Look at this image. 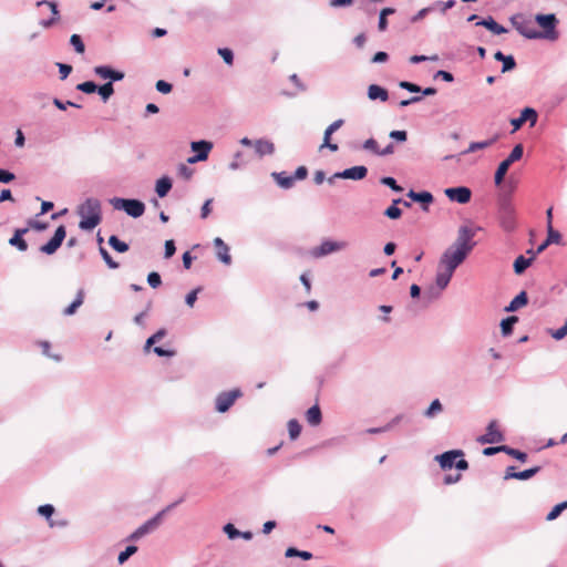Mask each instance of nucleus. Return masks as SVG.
Here are the masks:
<instances>
[{"label":"nucleus","mask_w":567,"mask_h":567,"mask_svg":"<svg viewBox=\"0 0 567 567\" xmlns=\"http://www.w3.org/2000/svg\"><path fill=\"white\" fill-rule=\"evenodd\" d=\"M474 236V229L468 226H461L454 243L442 254L439 261L440 268L455 271L475 247L476 243L473 240Z\"/></svg>","instance_id":"nucleus-1"},{"label":"nucleus","mask_w":567,"mask_h":567,"mask_svg":"<svg viewBox=\"0 0 567 567\" xmlns=\"http://www.w3.org/2000/svg\"><path fill=\"white\" fill-rule=\"evenodd\" d=\"M76 213L81 217L79 227L82 230H92L102 220L101 202L94 197L86 198L78 207Z\"/></svg>","instance_id":"nucleus-2"},{"label":"nucleus","mask_w":567,"mask_h":567,"mask_svg":"<svg viewBox=\"0 0 567 567\" xmlns=\"http://www.w3.org/2000/svg\"><path fill=\"white\" fill-rule=\"evenodd\" d=\"M498 220L501 227L506 233H512L516 228V212L512 203L511 194H502L498 197Z\"/></svg>","instance_id":"nucleus-3"},{"label":"nucleus","mask_w":567,"mask_h":567,"mask_svg":"<svg viewBox=\"0 0 567 567\" xmlns=\"http://www.w3.org/2000/svg\"><path fill=\"white\" fill-rule=\"evenodd\" d=\"M183 502V498L167 505L165 508L159 511L154 517L146 520L144 524H142L137 529H135L128 537L127 540L130 542H136L141 539L142 537L153 533L158 528V526L162 524V520L164 516L171 512L175 506L181 504Z\"/></svg>","instance_id":"nucleus-4"},{"label":"nucleus","mask_w":567,"mask_h":567,"mask_svg":"<svg viewBox=\"0 0 567 567\" xmlns=\"http://www.w3.org/2000/svg\"><path fill=\"white\" fill-rule=\"evenodd\" d=\"M463 451L451 450L436 455L435 460L439 462L441 468L443 470H451L455 466L460 471H465L468 468V462L463 458Z\"/></svg>","instance_id":"nucleus-5"},{"label":"nucleus","mask_w":567,"mask_h":567,"mask_svg":"<svg viewBox=\"0 0 567 567\" xmlns=\"http://www.w3.org/2000/svg\"><path fill=\"white\" fill-rule=\"evenodd\" d=\"M110 204L116 210H123L133 218L141 217L145 212V204L140 199L113 197Z\"/></svg>","instance_id":"nucleus-6"},{"label":"nucleus","mask_w":567,"mask_h":567,"mask_svg":"<svg viewBox=\"0 0 567 567\" xmlns=\"http://www.w3.org/2000/svg\"><path fill=\"white\" fill-rule=\"evenodd\" d=\"M523 153H524L523 145L517 144L514 146L511 154L503 162L499 163V165L495 172V175H494L495 185L499 186L503 183L509 166L514 162L519 161L523 156Z\"/></svg>","instance_id":"nucleus-7"},{"label":"nucleus","mask_w":567,"mask_h":567,"mask_svg":"<svg viewBox=\"0 0 567 567\" xmlns=\"http://www.w3.org/2000/svg\"><path fill=\"white\" fill-rule=\"evenodd\" d=\"M536 22L544 29V32L540 33V38L555 41L558 39V32L556 31V25L558 20L554 13L549 14H537L535 17Z\"/></svg>","instance_id":"nucleus-8"},{"label":"nucleus","mask_w":567,"mask_h":567,"mask_svg":"<svg viewBox=\"0 0 567 567\" xmlns=\"http://www.w3.org/2000/svg\"><path fill=\"white\" fill-rule=\"evenodd\" d=\"M243 395L239 389L220 392L215 399V409L219 413L227 412L235 401Z\"/></svg>","instance_id":"nucleus-9"},{"label":"nucleus","mask_w":567,"mask_h":567,"mask_svg":"<svg viewBox=\"0 0 567 567\" xmlns=\"http://www.w3.org/2000/svg\"><path fill=\"white\" fill-rule=\"evenodd\" d=\"M347 247H348L347 241H334V240L326 239L318 247H315L310 254L313 258H322L330 254L343 250Z\"/></svg>","instance_id":"nucleus-10"},{"label":"nucleus","mask_w":567,"mask_h":567,"mask_svg":"<svg viewBox=\"0 0 567 567\" xmlns=\"http://www.w3.org/2000/svg\"><path fill=\"white\" fill-rule=\"evenodd\" d=\"M213 143L206 140L195 141L190 143V150L196 154L187 158L188 164H196L206 161L213 148Z\"/></svg>","instance_id":"nucleus-11"},{"label":"nucleus","mask_w":567,"mask_h":567,"mask_svg":"<svg viewBox=\"0 0 567 567\" xmlns=\"http://www.w3.org/2000/svg\"><path fill=\"white\" fill-rule=\"evenodd\" d=\"M65 236L66 229L63 225H60L55 229L53 237L40 247V251L47 255H53L61 247Z\"/></svg>","instance_id":"nucleus-12"},{"label":"nucleus","mask_w":567,"mask_h":567,"mask_svg":"<svg viewBox=\"0 0 567 567\" xmlns=\"http://www.w3.org/2000/svg\"><path fill=\"white\" fill-rule=\"evenodd\" d=\"M504 440L503 433L497 429L496 421H491L486 427V433L477 437L480 444L501 443Z\"/></svg>","instance_id":"nucleus-13"},{"label":"nucleus","mask_w":567,"mask_h":567,"mask_svg":"<svg viewBox=\"0 0 567 567\" xmlns=\"http://www.w3.org/2000/svg\"><path fill=\"white\" fill-rule=\"evenodd\" d=\"M453 275H454V271L447 270L446 268L439 267L436 276H435V285L439 288V291L437 292H433V290L429 291V293L431 295L429 300H431L432 298H437L440 296V292L449 286ZM426 295H427V292H425V296Z\"/></svg>","instance_id":"nucleus-14"},{"label":"nucleus","mask_w":567,"mask_h":567,"mask_svg":"<svg viewBox=\"0 0 567 567\" xmlns=\"http://www.w3.org/2000/svg\"><path fill=\"white\" fill-rule=\"evenodd\" d=\"M444 193L450 200L458 204H467L472 196L471 189L466 186L450 187Z\"/></svg>","instance_id":"nucleus-15"},{"label":"nucleus","mask_w":567,"mask_h":567,"mask_svg":"<svg viewBox=\"0 0 567 567\" xmlns=\"http://www.w3.org/2000/svg\"><path fill=\"white\" fill-rule=\"evenodd\" d=\"M93 71L99 78L104 80L109 79V82L112 83L124 79V73L122 71L114 70L109 65H97Z\"/></svg>","instance_id":"nucleus-16"},{"label":"nucleus","mask_w":567,"mask_h":567,"mask_svg":"<svg viewBox=\"0 0 567 567\" xmlns=\"http://www.w3.org/2000/svg\"><path fill=\"white\" fill-rule=\"evenodd\" d=\"M537 117H538V114H537L536 110H534L532 107H525L520 112V116L517 118H513L511 121V124L514 126V130L516 131V130L520 128L525 122H529L530 126H534L537 122Z\"/></svg>","instance_id":"nucleus-17"},{"label":"nucleus","mask_w":567,"mask_h":567,"mask_svg":"<svg viewBox=\"0 0 567 567\" xmlns=\"http://www.w3.org/2000/svg\"><path fill=\"white\" fill-rule=\"evenodd\" d=\"M368 174V168L365 166H353L347 168L342 172H337L333 174V177H342V179H353L360 181L363 179Z\"/></svg>","instance_id":"nucleus-18"},{"label":"nucleus","mask_w":567,"mask_h":567,"mask_svg":"<svg viewBox=\"0 0 567 567\" xmlns=\"http://www.w3.org/2000/svg\"><path fill=\"white\" fill-rule=\"evenodd\" d=\"M561 241V235L558 230L554 229L553 225H549V227H547V238L544 243H542L536 251H533L532 249L530 250H527V254H532V255H535V254H540L543 252L549 245L551 244H557L559 245Z\"/></svg>","instance_id":"nucleus-19"},{"label":"nucleus","mask_w":567,"mask_h":567,"mask_svg":"<svg viewBox=\"0 0 567 567\" xmlns=\"http://www.w3.org/2000/svg\"><path fill=\"white\" fill-rule=\"evenodd\" d=\"M42 4H47L50 8L52 13H51L50 19L40 20L39 24L44 29H49L59 20L60 12L58 10V4L54 1L41 0V1L37 2L38 7H40Z\"/></svg>","instance_id":"nucleus-20"},{"label":"nucleus","mask_w":567,"mask_h":567,"mask_svg":"<svg viewBox=\"0 0 567 567\" xmlns=\"http://www.w3.org/2000/svg\"><path fill=\"white\" fill-rule=\"evenodd\" d=\"M344 121L342 118L336 120L332 122L324 131L323 134V143L321 147H328L330 151L336 152L338 151V145L330 142L331 135L338 131L342 125Z\"/></svg>","instance_id":"nucleus-21"},{"label":"nucleus","mask_w":567,"mask_h":567,"mask_svg":"<svg viewBox=\"0 0 567 567\" xmlns=\"http://www.w3.org/2000/svg\"><path fill=\"white\" fill-rule=\"evenodd\" d=\"M255 153L258 157L272 155L275 153V144L268 138H258L254 142Z\"/></svg>","instance_id":"nucleus-22"},{"label":"nucleus","mask_w":567,"mask_h":567,"mask_svg":"<svg viewBox=\"0 0 567 567\" xmlns=\"http://www.w3.org/2000/svg\"><path fill=\"white\" fill-rule=\"evenodd\" d=\"M214 246L216 247V256L225 265L231 264V256L229 254V247L220 237L214 239Z\"/></svg>","instance_id":"nucleus-23"},{"label":"nucleus","mask_w":567,"mask_h":567,"mask_svg":"<svg viewBox=\"0 0 567 567\" xmlns=\"http://www.w3.org/2000/svg\"><path fill=\"white\" fill-rule=\"evenodd\" d=\"M29 231V228H18L14 230L13 236L9 239V245L16 247L20 251L28 249L27 241L22 238Z\"/></svg>","instance_id":"nucleus-24"},{"label":"nucleus","mask_w":567,"mask_h":567,"mask_svg":"<svg viewBox=\"0 0 567 567\" xmlns=\"http://www.w3.org/2000/svg\"><path fill=\"white\" fill-rule=\"evenodd\" d=\"M409 198H411L413 202L423 204V209L427 210V205L433 202V195L430 192H414L413 189L409 190L406 194Z\"/></svg>","instance_id":"nucleus-25"},{"label":"nucleus","mask_w":567,"mask_h":567,"mask_svg":"<svg viewBox=\"0 0 567 567\" xmlns=\"http://www.w3.org/2000/svg\"><path fill=\"white\" fill-rule=\"evenodd\" d=\"M476 25H481L493 32L494 34H503L507 32V29L498 24L493 17L488 16L476 22Z\"/></svg>","instance_id":"nucleus-26"},{"label":"nucleus","mask_w":567,"mask_h":567,"mask_svg":"<svg viewBox=\"0 0 567 567\" xmlns=\"http://www.w3.org/2000/svg\"><path fill=\"white\" fill-rule=\"evenodd\" d=\"M399 204H403L408 208L411 207V203L395 198L392 200V205L384 210V215L390 219H399L402 215V210L398 207Z\"/></svg>","instance_id":"nucleus-27"},{"label":"nucleus","mask_w":567,"mask_h":567,"mask_svg":"<svg viewBox=\"0 0 567 567\" xmlns=\"http://www.w3.org/2000/svg\"><path fill=\"white\" fill-rule=\"evenodd\" d=\"M368 97L372 101L380 100L385 102L389 99V93L384 87L378 84H371L368 87Z\"/></svg>","instance_id":"nucleus-28"},{"label":"nucleus","mask_w":567,"mask_h":567,"mask_svg":"<svg viewBox=\"0 0 567 567\" xmlns=\"http://www.w3.org/2000/svg\"><path fill=\"white\" fill-rule=\"evenodd\" d=\"M306 420L311 426H318L321 423L322 414L318 404H315L307 410Z\"/></svg>","instance_id":"nucleus-29"},{"label":"nucleus","mask_w":567,"mask_h":567,"mask_svg":"<svg viewBox=\"0 0 567 567\" xmlns=\"http://www.w3.org/2000/svg\"><path fill=\"white\" fill-rule=\"evenodd\" d=\"M494 59L496 61H501L503 63V66H502V72L503 73L512 71L516 66V62H515L514 56L513 55H505L502 51H497L494 54Z\"/></svg>","instance_id":"nucleus-30"},{"label":"nucleus","mask_w":567,"mask_h":567,"mask_svg":"<svg viewBox=\"0 0 567 567\" xmlns=\"http://www.w3.org/2000/svg\"><path fill=\"white\" fill-rule=\"evenodd\" d=\"M271 177L284 189H290L295 184L292 176H287L286 172H272Z\"/></svg>","instance_id":"nucleus-31"},{"label":"nucleus","mask_w":567,"mask_h":567,"mask_svg":"<svg viewBox=\"0 0 567 567\" xmlns=\"http://www.w3.org/2000/svg\"><path fill=\"white\" fill-rule=\"evenodd\" d=\"M528 302V297L525 291H520L507 307H505V311L514 312L518 310L520 307L526 306Z\"/></svg>","instance_id":"nucleus-32"},{"label":"nucleus","mask_w":567,"mask_h":567,"mask_svg":"<svg viewBox=\"0 0 567 567\" xmlns=\"http://www.w3.org/2000/svg\"><path fill=\"white\" fill-rule=\"evenodd\" d=\"M172 189V179L168 176H163L156 182L155 192L159 197H165Z\"/></svg>","instance_id":"nucleus-33"},{"label":"nucleus","mask_w":567,"mask_h":567,"mask_svg":"<svg viewBox=\"0 0 567 567\" xmlns=\"http://www.w3.org/2000/svg\"><path fill=\"white\" fill-rule=\"evenodd\" d=\"M497 138H498V136L495 135L492 138L486 140V141L472 142L468 145L467 150L464 152V154H468V153L476 152L478 150L487 148V147L492 146L497 141Z\"/></svg>","instance_id":"nucleus-34"},{"label":"nucleus","mask_w":567,"mask_h":567,"mask_svg":"<svg viewBox=\"0 0 567 567\" xmlns=\"http://www.w3.org/2000/svg\"><path fill=\"white\" fill-rule=\"evenodd\" d=\"M534 256L525 258L523 255L518 256L514 261V271L517 275H522L533 262Z\"/></svg>","instance_id":"nucleus-35"},{"label":"nucleus","mask_w":567,"mask_h":567,"mask_svg":"<svg viewBox=\"0 0 567 567\" xmlns=\"http://www.w3.org/2000/svg\"><path fill=\"white\" fill-rule=\"evenodd\" d=\"M83 300H84V291L82 289H80L78 291L76 297L73 300V302L63 310V315L64 316L74 315L76 312L78 308L83 303Z\"/></svg>","instance_id":"nucleus-36"},{"label":"nucleus","mask_w":567,"mask_h":567,"mask_svg":"<svg viewBox=\"0 0 567 567\" xmlns=\"http://www.w3.org/2000/svg\"><path fill=\"white\" fill-rule=\"evenodd\" d=\"M443 411V405L439 399L431 402L430 406L424 411L423 415L426 419H433Z\"/></svg>","instance_id":"nucleus-37"},{"label":"nucleus","mask_w":567,"mask_h":567,"mask_svg":"<svg viewBox=\"0 0 567 567\" xmlns=\"http://www.w3.org/2000/svg\"><path fill=\"white\" fill-rule=\"evenodd\" d=\"M518 321L516 316H511L502 320L501 330L503 336L507 337L512 334L514 324Z\"/></svg>","instance_id":"nucleus-38"},{"label":"nucleus","mask_w":567,"mask_h":567,"mask_svg":"<svg viewBox=\"0 0 567 567\" xmlns=\"http://www.w3.org/2000/svg\"><path fill=\"white\" fill-rule=\"evenodd\" d=\"M96 92L103 100V102H106L114 93V87L112 82H106L103 85L97 86Z\"/></svg>","instance_id":"nucleus-39"},{"label":"nucleus","mask_w":567,"mask_h":567,"mask_svg":"<svg viewBox=\"0 0 567 567\" xmlns=\"http://www.w3.org/2000/svg\"><path fill=\"white\" fill-rule=\"evenodd\" d=\"M285 556L290 558V557H299L303 560H309L312 558V554L310 551H307V550H299L295 547H289L287 548L286 553H285Z\"/></svg>","instance_id":"nucleus-40"},{"label":"nucleus","mask_w":567,"mask_h":567,"mask_svg":"<svg viewBox=\"0 0 567 567\" xmlns=\"http://www.w3.org/2000/svg\"><path fill=\"white\" fill-rule=\"evenodd\" d=\"M394 12H395V10L393 8H384L380 11L379 23H378L379 31L383 32L386 30V28H388L386 17L390 14H393Z\"/></svg>","instance_id":"nucleus-41"},{"label":"nucleus","mask_w":567,"mask_h":567,"mask_svg":"<svg viewBox=\"0 0 567 567\" xmlns=\"http://www.w3.org/2000/svg\"><path fill=\"white\" fill-rule=\"evenodd\" d=\"M109 245L116 250L117 252H125L128 250V245L117 238V236L112 235L109 238Z\"/></svg>","instance_id":"nucleus-42"},{"label":"nucleus","mask_w":567,"mask_h":567,"mask_svg":"<svg viewBox=\"0 0 567 567\" xmlns=\"http://www.w3.org/2000/svg\"><path fill=\"white\" fill-rule=\"evenodd\" d=\"M288 433H289V437L291 440H296L299 437V435L301 433V425L299 424V422L296 419H291L288 422Z\"/></svg>","instance_id":"nucleus-43"},{"label":"nucleus","mask_w":567,"mask_h":567,"mask_svg":"<svg viewBox=\"0 0 567 567\" xmlns=\"http://www.w3.org/2000/svg\"><path fill=\"white\" fill-rule=\"evenodd\" d=\"M539 471H540V466H535V467H532V468H527V470L517 472V474H514L515 475V480H519V481L529 480L534 475H536Z\"/></svg>","instance_id":"nucleus-44"},{"label":"nucleus","mask_w":567,"mask_h":567,"mask_svg":"<svg viewBox=\"0 0 567 567\" xmlns=\"http://www.w3.org/2000/svg\"><path fill=\"white\" fill-rule=\"evenodd\" d=\"M166 336L165 329H159L156 331L153 336H151L146 342H145V350L147 351L153 344H155L157 341L162 340Z\"/></svg>","instance_id":"nucleus-45"},{"label":"nucleus","mask_w":567,"mask_h":567,"mask_svg":"<svg viewBox=\"0 0 567 567\" xmlns=\"http://www.w3.org/2000/svg\"><path fill=\"white\" fill-rule=\"evenodd\" d=\"M137 551V547L134 545H130L125 548V550L121 551L117 560L120 565H123L132 555Z\"/></svg>","instance_id":"nucleus-46"},{"label":"nucleus","mask_w":567,"mask_h":567,"mask_svg":"<svg viewBox=\"0 0 567 567\" xmlns=\"http://www.w3.org/2000/svg\"><path fill=\"white\" fill-rule=\"evenodd\" d=\"M70 44L74 48L78 53H84L85 45L82 38L79 34H72L70 38Z\"/></svg>","instance_id":"nucleus-47"},{"label":"nucleus","mask_w":567,"mask_h":567,"mask_svg":"<svg viewBox=\"0 0 567 567\" xmlns=\"http://www.w3.org/2000/svg\"><path fill=\"white\" fill-rule=\"evenodd\" d=\"M76 90H79L85 94H92V93L96 92L97 85L93 81H86V82L78 84Z\"/></svg>","instance_id":"nucleus-48"},{"label":"nucleus","mask_w":567,"mask_h":567,"mask_svg":"<svg viewBox=\"0 0 567 567\" xmlns=\"http://www.w3.org/2000/svg\"><path fill=\"white\" fill-rule=\"evenodd\" d=\"M243 158V152L238 151L234 154L233 161L228 164V167L230 171H238L240 169L245 163L241 161Z\"/></svg>","instance_id":"nucleus-49"},{"label":"nucleus","mask_w":567,"mask_h":567,"mask_svg":"<svg viewBox=\"0 0 567 567\" xmlns=\"http://www.w3.org/2000/svg\"><path fill=\"white\" fill-rule=\"evenodd\" d=\"M504 447L506 449V451H504V453L508 454L509 456H512L520 462H526L527 454L525 452L509 447L507 445H504Z\"/></svg>","instance_id":"nucleus-50"},{"label":"nucleus","mask_w":567,"mask_h":567,"mask_svg":"<svg viewBox=\"0 0 567 567\" xmlns=\"http://www.w3.org/2000/svg\"><path fill=\"white\" fill-rule=\"evenodd\" d=\"M380 183L382 185L390 187L393 192H396V193L403 192V188L400 185H398L396 181L393 177H390V176L382 177L380 179Z\"/></svg>","instance_id":"nucleus-51"},{"label":"nucleus","mask_w":567,"mask_h":567,"mask_svg":"<svg viewBox=\"0 0 567 567\" xmlns=\"http://www.w3.org/2000/svg\"><path fill=\"white\" fill-rule=\"evenodd\" d=\"M100 254L103 258V260L105 261V264L111 268V269H117L120 267V265L113 260V258L111 257V255L109 254V251L104 248V247H100Z\"/></svg>","instance_id":"nucleus-52"},{"label":"nucleus","mask_w":567,"mask_h":567,"mask_svg":"<svg viewBox=\"0 0 567 567\" xmlns=\"http://www.w3.org/2000/svg\"><path fill=\"white\" fill-rule=\"evenodd\" d=\"M517 31L527 39H538L540 33L523 25H516Z\"/></svg>","instance_id":"nucleus-53"},{"label":"nucleus","mask_w":567,"mask_h":567,"mask_svg":"<svg viewBox=\"0 0 567 567\" xmlns=\"http://www.w3.org/2000/svg\"><path fill=\"white\" fill-rule=\"evenodd\" d=\"M218 54L223 58L224 62L228 65H231L234 62V53L228 48L218 49Z\"/></svg>","instance_id":"nucleus-54"},{"label":"nucleus","mask_w":567,"mask_h":567,"mask_svg":"<svg viewBox=\"0 0 567 567\" xmlns=\"http://www.w3.org/2000/svg\"><path fill=\"white\" fill-rule=\"evenodd\" d=\"M223 530L229 539H236L240 535V530H238L231 523L226 524L223 527Z\"/></svg>","instance_id":"nucleus-55"},{"label":"nucleus","mask_w":567,"mask_h":567,"mask_svg":"<svg viewBox=\"0 0 567 567\" xmlns=\"http://www.w3.org/2000/svg\"><path fill=\"white\" fill-rule=\"evenodd\" d=\"M38 514L50 520L54 514V507L51 504L41 505L38 507Z\"/></svg>","instance_id":"nucleus-56"},{"label":"nucleus","mask_w":567,"mask_h":567,"mask_svg":"<svg viewBox=\"0 0 567 567\" xmlns=\"http://www.w3.org/2000/svg\"><path fill=\"white\" fill-rule=\"evenodd\" d=\"M193 174H194V169H193V168H190V167H188L186 164H181V165L178 166V175H179L182 178H184V179L188 181V179H190V178H192Z\"/></svg>","instance_id":"nucleus-57"},{"label":"nucleus","mask_w":567,"mask_h":567,"mask_svg":"<svg viewBox=\"0 0 567 567\" xmlns=\"http://www.w3.org/2000/svg\"><path fill=\"white\" fill-rule=\"evenodd\" d=\"M147 282L152 288H157L162 284V279L158 272L152 271L147 276Z\"/></svg>","instance_id":"nucleus-58"},{"label":"nucleus","mask_w":567,"mask_h":567,"mask_svg":"<svg viewBox=\"0 0 567 567\" xmlns=\"http://www.w3.org/2000/svg\"><path fill=\"white\" fill-rule=\"evenodd\" d=\"M564 509L565 505H563L561 503L555 505L553 509L547 514L546 519L549 522L556 519Z\"/></svg>","instance_id":"nucleus-59"},{"label":"nucleus","mask_w":567,"mask_h":567,"mask_svg":"<svg viewBox=\"0 0 567 567\" xmlns=\"http://www.w3.org/2000/svg\"><path fill=\"white\" fill-rule=\"evenodd\" d=\"M155 86H156V90H157L159 93H163V94H168V93H171V92H172V89H173L172 84H171V83H168V82H166V81H164V80H158V81L156 82V85H155Z\"/></svg>","instance_id":"nucleus-60"},{"label":"nucleus","mask_w":567,"mask_h":567,"mask_svg":"<svg viewBox=\"0 0 567 567\" xmlns=\"http://www.w3.org/2000/svg\"><path fill=\"white\" fill-rule=\"evenodd\" d=\"M399 86L401 89H404V90L411 92V93H419V92H421V87L417 84L409 82V81H401L399 83Z\"/></svg>","instance_id":"nucleus-61"},{"label":"nucleus","mask_w":567,"mask_h":567,"mask_svg":"<svg viewBox=\"0 0 567 567\" xmlns=\"http://www.w3.org/2000/svg\"><path fill=\"white\" fill-rule=\"evenodd\" d=\"M362 147H363L365 151H371V152H373L374 154L379 155V151H380V148H379L378 143H377V141H375L374 138H369V140H367V141L363 143Z\"/></svg>","instance_id":"nucleus-62"},{"label":"nucleus","mask_w":567,"mask_h":567,"mask_svg":"<svg viewBox=\"0 0 567 567\" xmlns=\"http://www.w3.org/2000/svg\"><path fill=\"white\" fill-rule=\"evenodd\" d=\"M164 248H165V251H164L165 258H171L176 251V246H175V243L173 239L166 240Z\"/></svg>","instance_id":"nucleus-63"},{"label":"nucleus","mask_w":567,"mask_h":567,"mask_svg":"<svg viewBox=\"0 0 567 567\" xmlns=\"http://www.w3.org/2000/svg\"><path fill=\"white\" fill-rule=\"evenodd\" d=\"M550 336H551L555 340H561V339H564V338L567 336V327L564 324V326H563V327H560L559 329L551 330V331H550Z\"/></svg>","instance_id":"nucleus-64"}]
</instances>
